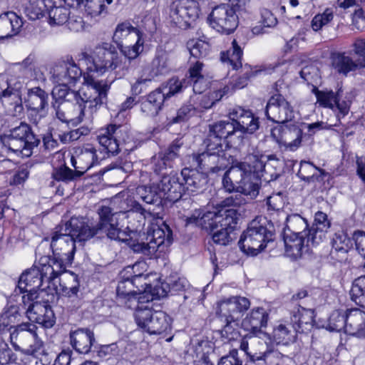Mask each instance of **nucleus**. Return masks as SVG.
Listing matches in <instances>:
<instances>
[{"label":"nucleus","mask_w":365,"mask_h":365,"mask_svg":"<svg viewBox=\"0 0 365 365\" xmlns=\"http://www.w3.org/2000/svg\"><path fill=\"white\" fill-rule=\"evenodd\" d=\"M143 33L128 22L119 24L113 36V41L123 54L124 58L110 43L103 42L97 45L92 57L83 54L86 58L92 60V65L88 68L90 71L100 74L113 72L115 78H122L128 71L125 58L135 59L143 51L145 41Z\"/></svg>","instance_id":"obj_1"},{"label":"nucleus","mask_w":365,"mask_h":365,"mask_svg":"<svg viewBox=\"0 0 365 365\" xmlns=\"http://www.w3.org/2000/svg\"><path fill=\"white\" fill-rule=\"evenodd\" d=\"M86 86L78 91L68 88H54L51 95L52 107L56 118L63 123H78L84 118L91 119L93 115L107 102L110 83L84 76Z\"/></svg>","instance_id":"obj_2"},{"label":"nucleus","mask_w":365,"mask_h":365,"mask_svg":"<svg viewBox=\"0 0 365 365\" xmlns=\"http://www.w3.org/2000/svg\"><path fill=\"white\" fill-rule=\"evenodd\" d=\"M262 155L250 154L246 158L247 162H236L230 168L232 177L237 183L236 192L220 202L219 206L222 208L237 207L246 203L244 196L252 200L255 198L259 190L258 182L250 180L252 170L254 171H264L267 165L264 164Z\"/></svg>","instance_id":"obj_3"},{"label":"nucleus","mask_w":365,"mask_h":365,"mask_svg":"<svg viewBox=\"0 0 365 365\" xmlns=\"http://www.w3.org/2000/svg\"><path fill=\"white\" fill-rule=\"evenodd\" d=\"M98 222L90 226L83 218L71 217V225L76 229H83L81 237L91 239L94 236L99 237L106 235L110 240H118L127 244L130 231H121L119 228V220L128 217L127 212L115 211L112 207L101 205L98 209Z\"/></svg>","instance_id":"obj_4"},{"label":"nucleus","mask_w":365,"mask_h":365,"mask_svg":"<svg viewBox=\"0 0 365 365\" xmlns=\"http://www.w3.org/2000/svg\"><path fill=\"white\" fill-rule=\"evenodd\" d=\"M239 215L235 209H221L217 212H197L187 219V224H195L212 234L215 243L227 245L235 238L233 233Z\"/></svg>","instance_id":"obj_5"},{"label":"nucleus","mask_w":365,"mask_h":365,"mask_svg":"<svg viewBox=\"0 0 365 365\" xmlns=\"http://www.w3.org/2000/svg\"><path fill=\"white\" fill-rule=\"evenodd\" d=\"M147 233L148 242L145 243L138 228L130 231L126 245L135 253L157 257V252H165L173 242L172 230L161 217L153 218Z\"/></svg>","instance_id":"obj_6"},{"label":"nucleus","mask_w":365,"mask_h":365,"mask_svg":"<svg viewBox=\"0 0 365 365\" xmlns=\"http://www.w3.org/2000/svg\"><path fill=\"white\" fill-rule=\"evenodd\" d=\"M8 132L0 136L3 146L21 157H30L33 149L40 143L39 138L34 133L31 126L20 121L15 126L8 125Z\"/></svg>","instance_id":"obj_7"},{"label":"nucleus","mask_w":365,"mask_h":365,"mask_svg":"<svg viewBox=\"0 0 365 365\" xmlns=\"http://www.w3.org/2000/svg\"><path fill=\"white\" fill-rule=\"evenodd\" d=\"M266 222L265 218H256L242 232L238 245L243 252L255 256L273 240L274 233L266 226Z\"/></svg>","instance_id":"obj_8"},{"label":"nucleus","mask_w":365,"mask_h":365,"mask_svg":"<svg viewBox=\"0 0 365 365\" xmlns=\"http://www.w3.org/2000/svg\"><path fill=\"white\" fill-rule=\"evenodd\" d=\"M134 316L138 327L150 335L167 334L172 329V319L163 311L140 305L135 309Z\"/></svg>","instance_id":"obj_9"},{"label":"nucleus","mask_w":365,"mask_h":365,"mask_svg":"<svg viewBox=\"0 0 365 365\" xmlns=\"http://www.w3.org/2000/svg\"><path fill=\"white\" fill-rule=\"evenodd\" d=\"M83 229H75L71 225V219L60 227L51 237L50 243L53 255L61 257L66 256L68 262H73L76 251V243L81 242L88 239L81 237Z\"/></svg>","instance_id":"obj_10"},{"label":"nucleus","mask_w":365,"mask_h":365,"mask_svg":"<svg viewBox=\"0 0 365 365\" xmlns=\"http://www.w3.org/2000/svg\"><path fill=\"white\" fill-rule=\"evenodd\" d=\"M232 6L229 4H222L213 8L208 16V21L212 28L217 32L230 34L232 33L238 26V15L242 11H247V3L244 6H237V0Z\"/></svg>","instance_id":"obj_11"},{"label":"nucleus","mask_w":365,"mask_h":365,"mask_svg":"<svg viewBox=\"0 0 365 365\" xmlns=\"http://www.w3.org/2000/svg\"><path fill=\"white\" fill-rule=\"evenodd\" d=\"M38 327L32 323H22L10 334L11 343L16 351L34 355L42 348L43 342L37 334Z\"/></svg>","instance_id":"obj_12"},{"label":"nucleus","mask_w":365,"mask_h":365,"mask_svg":"<svg viewBox=\"0 0 365 365\" xmlns=\"http://www.w3.org/2000/svg\"><path fill=\"white\" fill-rule=\"evenodd\" d=\"M200 9L194 0H175L170 6L169 21L172 26L186 30L193 28Z\"/></svg>","instance_id":"obj_13"},{"label":"nucleus","mask_w":365,"mask_h":365,"mask_svg":"<svg viewBox=\"0 0 365 365\" xmlns=\"http://www.w3.org/2000/svg\"><path fill=\"white\" fill-rule=\"evenodd\" d=\"M43 282H46L43 272L41 267H34L24 272L19 278L18 288L21 292H27L24 295L23 302L26 301H34L37 299H43L47 294L46 288H41Z\"/></svg>","instance_id":"obj_14"},{"label":"nucleus","mask_w":365,"mask_h":365,"mask_svg":"<svg viewBox=\"0 0 365 365\" xmlns=\"http://www.w3.org/2000/svg\"><path fill=\"white\" fill-rule=\"evenodd\" d=\"M97 138L108 153L116 155L129 139V134L125 126L110 124L99 131Z\"/></svg>","instance_id":"obj_15"},{"label":"nucleus","mask_w":365,"mask_h":365,"mask_svg":"<svg viewBox=\"0 0 365 365\" xmlns=\"http://www.w3.org/2000/svg\"><path fill=\"white\" fill-rule=\"evenodd\" d=\"M193 160L197 168L204 173H218L225 170L232 163L231 155L227 153L211 152L205 150L203 153L194 155Z\"/></svg>","instance_id":"obj_16"},{"label":"nucleus","mask_w":365,"mask_h":365,"mask_svg":"<svg viewBox=\"0 0 365 365\" xmlns=\"http://www.w3.org/2000/svg\"><path fill=\"white\" fill-rule=\"evenodd\" d=\"M265 115L267 118L278 124L291 121L294 117L293 107L280 93L272 95L266 106Z\"/></svg>","instance_id":"obj_17"},{"label":"nucleus","mask_w":365,"mask_h":365,"mask_svg":"<svg viewBox=\"0 0 365 365\" xmlns=\"http://www.w3.org/2000/svg\"><path fill=\"white\" fill-rule=\"evenodd\" d=\"M273 138L286 149L296 150L302 143V130L294 124H279L271 132Z\"/></svg>","instance_id":"obj_18"},{"label":"nucleus","mask_w":365,"mask_h":365,"mask_svg":"<svg viewBox=\"0 0 365 365\" xmlns=\"http://www.w3.org/2000/svg\"><path fill=\"white\" fill-rule=\"evenodd\" d=\"M37 299L34 301H26V304H29L26 310L28 318L36 323L41 324L46 328L53 327L55 323L54 314L51 307L48 304L49 299H43V302Z\"/></svg>","instance_id":"obj_19"},{"label":"nucleus","mask_w":365,"mask_h":365,"mask_svg":"<svg viewBox=\"0 0 365 365\" xmlns=\"http://www.w3.org/2000/svg\"><path fill=\"white\" fill-rule=\"evenodd\" d=\"M82 74L81 69L74 62H63L53 67L51 78L59 86L56 88H68L67 86L75 84Z\"/></svg>","instance_id":"obj_20"},{"label":"nucleus","mask_w":365,"mask_h":365,"mask_svg":"<svg viewBox=\"0 0 365 365\" xmlns=\"http://www.w3.org/2000/svg\"><path fill=\"white\" fill-rule=\"evenodd\" d=\"M163 200L171 202L178 201L185 191L183 182H180L179 177L176 174L170 173L162 177L160 182L156 184Z\"/></svg>","instance_id":"obj_21"},{"label":"nucleus","mask_w":365,"mask_h":365,"mask_svg":"<svg viewBox=\"0 0 365 365\" xmlns=\"http://www.w3.org/2000/svg\"><path fill=\"white\" fill-rule=\"evenodd\" d=\"M182 145L180 139L175 140L164 151L158 153L151 159V165L153 171L156 174L166 175L165 171L168 168H172L173 161L178 156V151Z\"/></svg>","instance_id":"obj_22"},{"label":"nucleus","mask_w":365,"mask_h":365,"mask_svg":"<svg viewBox=\"0 0 365 365\" xmlns=\"http://www.w3.org/2000/svg\"><path fill=\"white\" fill-rule=\"evenodd\" d=\"M98 163L97 150L91 144L74 149L71 157V165L81 171L82 175L91 168Z\"/></svg>","instance_id":"obj_23"},{"label":"nucleus","mask_w":365,"mask_h":365,"mask_svg":"<svg viewBox=\"0 0 365 365\" xmlns=\"http://www.w3.org/2000/svg\"><path fill=\"white\" fill-rule=\"evenodd\" d=\"M229 118L235 123L237 131L252 134L259 128L258 118L250 110L242 107L232 108L229 113Z\"/></svg>","instance_id":"obj_24"},{"label":"nucleus","mask_w":365,"mask_h":365,"mask_svg":"<svg viewBox=\"0 0 365 365\" xmlns=\"http://www.w3.org/2000/svg\"><path fill=\"white\" fill-rule=\"evenodd\" d=\"M66 256H58L53 255V258L44 257L40 259L41 272H43L46 283L49 284L57 277L63 273L68 265L72 262L66 259Z\"/></svg>","instance_id":"obj_25"},{"label":"nucleus","mask_w":365,"mask_h":365,"mask_svg":"<svg viewBox=\"0 0 365 365\" xmlns=\"http://www.w3.org/2000/svg\"><path fill=\"white\" fill-rule=\"evenodd\" d=\"M268 313L262 307L252 309L242 321V327L250 334L257 335L262 333V328L267 326Z\"/></svg>","instance_id":"obj_26"},{"label":"nucleus","mask_w":365,"mask_h":365,"mask_svg":"<svg viewBox=\"0 0 365 365\" xmlns=\"http://www.w3.org/2000/svg\"><path fill=\"white\" fill-rule=\"evenodd\" d=\"M24 81L19 77L4 75L0 78V98L3 103H9L11 98L21 96Z\"/></svg>","instance_id":"obj_27"},{"label":"nucleus","mask_w":365,"mask_h":365,"mask_svg":"<svg viewBox=\"0 0 365 365\" xmlns=\"http://www.w3.org/2000/svg\"><path fill=\"white\" fill-rule=\"evenodd\" d=\"M71 346L80 354H88L96 341L94 333L88 329H78L69 334Z\"/></svg>","instance_id":"obj_28"},{"label":"nucleus","mask_w":365,"mask_h":365,"mask_svg":"<svg viewBox=\"0 0 365 365\" xmlns=\"http://www.w3.org/2000/svg\"><path fill=\"white\" fill-rule=\"evenodd\" d=\"M23 24V19L16 13L9 11L1 14L0 15V39L18 34Z\"/></svg>","instance_id":"obj_29"},{"label":"nucleus","mask_w":365,"mask_h":365,"mask_svg":"<svg viewBox=\"0 0 365 365\" xmlns=\"http://www.w3.org/2000/svg\"><path fill=\"white\" fill-rule=\"evenodd\" d=\"M250 302L248 299L242 297H232L220 303L218 314H229L235 318H240L241 313L249 309Z\"/></svg>","instance_id":"obj_30"},{"label":"nucleus","mask_w":365,"mask_h":365,"mask_svg":"<svg viewBox=\"0 0 365 365\" xmlns=\"http://www.w3.org/2000/svg\"><path fill=\"white\" fill-rule=\"evenodd\" d=\"M346 333L362 337L365 335V312L359 309H347Z\"/></svg>","instance_id":"obj_31"},{"label":"nucleus","mask_w":365,"mask_h":365,"mask_svg":"<svg viewBox=\"0 0 365 365\" xmlns=\"http://www.w3.org/2000/svg\"><path fill=\"white\" fill-rule=\"evenodd\" d=\"M48 94L44 90L34 87L28 90L24 103L29 110L41 113L48 106Z\"/></svg>","instance_id":"obj_32"},{"label":"nucleus","mask_w":365,"mask_h":365,"mask_svg":"<svg viewBox=\"0 0 365 365\" xmlns=\"http://www.w3.org/2000/svg\"><path fill=\"white\" fill-rule=\"evenodd\" d=\"M330 227V222L327 215L322 212H317L314 217V223L311 229H309L307 243L312 245H318L324 237V232Z\"/></svg>","instance_id":"obj_33"},{"label":"nucleus","mask_w":365,"mask_h":365,"mask_svg":"<svg viewBox=\"0 0 365 365\" xmlns=\"http://www.w3.org/2000/svg\"><path fill=\"white\" fill-rule=\"evenodd\" d=\"M292 324L299 333L309 331L314 322V311L301 306L295 307L291 314Z\"/></svg>","instance_id":"obj_34"},{"label":"nucleus","mask_w":365,"mask_h":365,"mask_svg":"<svg viewBox=\"0 0 365 365\" xmlns=\"http://www.w3.org/2000/svg\"><path fill=\"white\" fill-rule=\"evenodd\" d=\"M307 234L304 235H299L290 234L289 232H283V240L285 247L286 253L294 258L302 256L303 248L306 245L309 247L312 245V243L307 245Z\"/></svg>","instance_id":"obj_35"},{"label":"nucleus","mask_w":365,"mask_h":365,"mask_svg":"<svg viewBox=\"0 0 365 365\" xmlns=\"http://www.w3.org/2000/svg\"><path fill=\"white\" fill-rule=\"evenodd\" d=\"M165 101L163 93L156 88L150 92L140 103L141 111L147 116L154 117L162 109Z\"/></svg>","instance_id":"obj_36"},{"label":"nucleus","mask_w":365,"mask_h":365,"mask_svg":"<svg viewBox=\"0 0 365 365\" xmlns=\"http://www.w3.org/2000/svg\"><path fill=\"white\" fill-rule=\"evenodd\" d=\"M181 175L183 187L190 192H197L203 188L207 183V177L204 173L185 168L182 170Z\"/></svg>","instance_id":"obj_37"},{"label":"nucleus","mask_w":365,"mask_h":365,"mask_svg":"<svg viewBox=\"0 0 365 365\" xmlns=\"http://www.w3.org/2000/svg\"><path fill=\"white\" fill-rule=\"evenodd\" d=\"M171 70V63L168 52L163 49H158L151 63L149 76L155 77L165 75Z\"/></svg>","instance_id":"obj_38"},{"label":"nucleus","mask_w":365,"mask_h":365,"mask_svg":"<svg viewBox=\"0 0 365 365\" xmlns=\"http://www.w3.org/2000/svg\"><path fill=\"white\" fill-rule=\"evenodd\" d=\"M204 64L200 61L192 63L188 70V84H192V90L196 93H201L207 88V82L202 73Z\"/></svg>","instance_id":"obj_39"},{"label":"nucleus","mask_w":365,"mask_h":365,"mask_svg":"<svg viewBox=\"0 0 365 365\" xmlns=\"http://www.w3.org/2000/svg\"><path fill=\"white\" fill-rule=\"evenodd\" d=\"M136 197L146 204L160 205L162 204V193L156 184L150 186L140 185L136 188Z\"/></svg>","instance_id":"obj_40"},{"label":"nucleus","mask_w":365,"mask_h":365,"mask_svg":"<svg viewBox=\"0 0 365 365\" xmlns=\"http://www.w3.org/2000/svg\"><path fill=\"white\" fill-rule=\"evenodd\" d=\"M249 354L250 355V365H274L283 356L279 351L269 348L263 352L250 353Z\"/></svg>","instance_id":"obj_41"},{"label":"nucleus","mask_w":365,"mask_h":365,"mask_svg":"<svg viewBox=\"0 0 365 365\" xmlns=\"http://www.w3.org/2000/svg\"><path fill=\"white\" fill-rule=\"evenodd\" d=\"M286 224L283 232L290 234L304 235L308 234V224L306 219L298 214H292L286 217Z\"/></svg>","instance_id":"obj_42"},{"label":"nucleus","mask_w":365,"mask_h":365,"mask_svg":"<svg viewBox=\"0 0 365 365\" xmlns=\"http://www.w3.org/2000/svg\"><path fill=\"white\" fill-rule=\"evenodd\" d=\"M51 6V0H29L24 12L29 19L34 21L43 17L46 11Z\"/></svg>","instance_id":"obj_43"},{"label":"nucleus","mask_w":365,"mask_h":365,"mask_svg":"<svg viewBox=\"0 0 365 365\" xmlns=\"http://www.w3.org/2000/svg\"><path fill=\"white\" fill-rule=\"evenodd\" d=\"M297 332L292 324H281L274 329L273 337L277 344L287 345L295 341Z\"/></svg>","instance_id":"obj_44"},{"label":"nucleus","mask_w":365,"mask_h":365,"mask_svg":"<svg viewBox=\"0 0 365 365\" xmlns=\"http://www.w3.org/2000/svg\"><path fill=\"white\" fill-rule=\"evenodd\" d=\"M221 320L225 323L222 329V336L229 341L237 339L240 333L238 331L239 318L229 314H219Z\"/></svg>","instance_id":"obj_45"},{"label":"nucleus","mask_w":365,"mask_h":365,"mask_svg":"<svg viewBox=\"0 0 365 365\" xmlns=\"http://www.w3.org/2000/svg\"><path fill=\"white\" fill-rule=\"evenodd\" d=\"M242 50L237 44L236 40L232 42V47L221 54V61L232 66L233 69H237L242 66Z\"/></svg>","instance_id":"obj_46"},{"label":"nucleus","mask_w":365,"mask_h":365,"mask_svg":"<svg viewBox=\"0 0 365 365\" xmlns=\"http://www.w3.org/2000/svg\"><path fill=\"white\" fill-rule=\"evenodd\" d=\"M188 85L187 79L180 80L178 78H171L165 83L162 84L158 89L163 93L165 99L169 98L180 93Z\"/></svg>","instance_id":"obj_47"},{"label":"nucleus","mask_w":365,"mask_h":365,"mask_svg":"<svg viewBox=\"0 0 365 365\" xmlns=\"http://www.w3.org/2000/svg\"><path fill=\"white\" fill-rule=\"evenodd\" d=\"M209 130L212 132V135H216L223 140L228 138L237 131L235 124L232 120L216 122L209 125Z\"/></svg>","instance_id":"obj_48"},{"label":"nucleus","mask_w":365,"mask_h":365,"mask_svg":"<svg viewBox=\"0 0 365 365\" xmlns=\"http://www.w3.org/2000/svg\"><path fill=\"white\" fill-rule=\"evenodd\" d=\"M347 310H334L330 314L327 324V329L331 331H341L344 330L346 332Z\"/></svg>","instance_id":"obj_49"},{"label":"nucleus","mask_w":365,"mask_h":365,"mask_svg":"<svg viewBox=\"0 0 365 365\" xmlns=\"http://www.w3.org/2000/svg\"><path fill=\"white\" fill-rule=\"evenodd\" d=\"M143 276V274H135L132 279H129V277H128L127 279L120 282L116 289L118 297L120 299H128V301L132 299H135L136 292L132 289L133 287V282L135 279L142 277Z\"/></svg>","instance_id":"obj_50"},{"label":"nucleus","mask_w":365,"mask_h":365,"mask_svg":"<svg viewBox=\"0 0 365 365\" xmlns=\"http://www.w3.org/2000/svg\"><path fill=\"white\" fill-rule=\"evenodd\" d=\"M333 65L339 73L345 75L357 67L353 60L343 53H337L333 56Z\"/></svg>","instance_id":"obj_51"},{"label":"nucleus","mask_w":365,"mask_h":365,"mask_svg":"<svg viewBox=\"0 0 365 365\" xmlns=\"http://www.w3.org/2000/svg\"><path fill=\"white\" fill-rule=\"evenodd\" d=\"M350 294L351 299L356 304L365 308V275L354 280Z\"/></svg>","instance_id":"obj_52"},{"label":"nucleus","mask_w":365,"mask_h":365,"mask_svg":"<svg viewBox=\"0 0 365 365\" xmlns=\"http://www.w3.org/2000/svg\"><path fill=\"white\" fill-rule=\"evenodd\" d=\"M342 92L341 88L336 93L332 91H319L316 89L315 95L320 106L333 109L335 107L336 98L342 96Z\"/></svg>","instance_id":"obj_53"},{"label":"nucleus","mask_w":365,"mask_h":365,"mask_svg":"<svg viewBox=\"0 0 365 365\" xmlns=\"http://www.w3.org/2000/svg\"><path fill=\"white\" fill-rule=\"evenodd\" d=\"M187 48L192 57L200 59L207 56L210 45L208 43L200 39H192L187 41Z\"/></svg>","instance_id":"obj_54"},{"label":"nucleus","mask_w":365,"mask_h":365,"mask_svg":"<svg viewBox=\"0 0 365 365\" xmlns=\"http://www.w3.org/2000/svg\"><path fill=\"white\" fill-rule=\"evenodd\" d=\"M52 176L58 181L68 182L75 180L81 177L82 173L78 169L73 170L64 165L55 169L52 173Z\"/></svg>","instance_id":"obj_55"},{"label":"nucleus","mask_w":365,"mask_h":365,"mask_svg":"<svg viewBox=\"0 0 365 365\" xmlns=\"http://www.w3.org/2000/svg\"><path fill=\"white\" fill-rule=\"evenodd\" d=\"M331 244L332 247L336 252H341L343 253L347 252L352 247V242L351 239L343 230L338 231L334 234Z\"/></svg>","instance_id":"obj_56"},{"label":"nucleus","mask_w":365,"mask_h":365,"mask_svg":"<svg viewBox=\"0 0 365 365\" xmlns=\"http://www.w3.org/2000/svg\"><path fill=\"white\" fill-rule=\"evenodd\" d=\"M71 12L65 6H56L51 8L48 11L49 24L51 25H62L66 23Z\"/></svg>","instance_id":"obj_57"},{"label":"nucleus","mask_w":365,"mask_h":365,"mask_svg":"<svg viewBox=\"0 0 365 365\" xmlns=\"http://www.w3.org/2000/svg\"><path fill=\"white\" fill-rule=\"evenodd\" d=\"M113 0H86L85 11L88 14L96 16L101 14L110 4Z\"/></svg>","instance_id":"obj_58"},{"label":"nucleus","mask_w":365,"mask_h":365,"mask_svg":"<svg viewBox=\"0 0 365 365\" xmlns=\"http://www.w3.org/2000/svg\"><path fill=\"white\" fill-rule=\"evenodd\" d=\"M222 140H224L216 135H212V132L209 130V133L204 140V144L206 148L205 150L215 153H216V151H219V153H227L223 148L224 145Z\"/></svg>","instance_id":"obj_59"},{"label":"nucleus","mask_w":365,"mask_h":365,"mask_svg":"<svg viewBox=\"0 0 365 365\" xmlns=\"http://www.w3.org/2000/svg\"><path fill=\"white\" fill-rule=\"evenodd\" d=\"M6 105V103H4ZM7 105L10 106L8 108V111L9 112L11 116H9L6 120V122L9 123L14 117L21 118L24 114V106L22 105L21 96L14 98H11L9 100V103Z\"/></svg>","instance_id":"obj_60"},{"label":"nucleus","mask_w":365,"mask_h":365,"mask_svg":"<svg viewBox=\"0 0 365 365\" xmlns=\"http://www.w3.org/2000/svg\"><path fill=\"white\" fill-rule=\"evenodd\" d=\"M333 13L329 9H326L324 13L316 15L312 21V28L314 31L320 30L324 26L332 21Z\"/></svg>","instance_id":"obj_61"},{"label":"nucleus","mask_w":365,"mask_h":365,"mask_svg":"<svg viewBox=\"0 0 365 365\" xmlns=\"http://www.w3.org/2000/svg\"><path fill=\"white\" fill-rule=\"evenodd\" d=\"M16 317L9 311L5 312L0 315V334L6 331L12 332L11 329H15L14 324Z\"/></svg>","instance_id":"obj_62"},{"label":"nucleus","mask_w":365,"mask_h":365,"mask_svg":"<svg viewBox=\"0 0 365 365\" xmlns=\"http://www.w3.org/2000/svg\"><path fill=\"white\" fill-rule=\"evenodd\" d=\"M285 204V197L282 192L273 193L267 199V205L269 210L279 211Z\"/></svg>","instance_id":"obj_63"},{"label":"nucleus","mask_w":365,"mask_h":365,"mask_svg":"<svg viewBox=\"0 0 365 365\" xmlns=\"http://www.w3.org/2000/svg\"><path fill=\"white\" fill-rule=\"evenodd\" d=\"M196 113V109L191 105L182 106L177 112L176 116L173 118V123H180L187 120Z\"/></svg>","instance_id":"obj_64"}]
</instances>
